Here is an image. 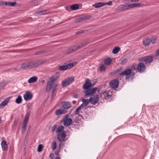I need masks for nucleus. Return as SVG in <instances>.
<instances>
[{"label":"nucleus","mask_w":159,"mask_h":159,"mask_svg":"<svg viewBox=\"0 0 159 159\" xmlns=\"http://www.w3.org/2000/svg\"><path fill=\"white\" fill-rule=\"evenodd\" d=\"M100 70L102 72L104 71L105 70V67L103 65H101L99 67Z\"/></svg>","instance_id":"obj_36"},{"label":"nucleus","mask_w":159,"mask_h":159,"mask_svg":"<svg viewBox=\"0 0 159 159\" xmlns=\"http://www.w3.org/2000/svg\"><path fill=\"white\" fill-rule=\"evenodd\" d=\"M103 3H104V6L106 5H107L109 6H111L112 4V2L111 1H110L108 2H103Z\"/></svg>","instance_id":"obj_42"},{"label":"nucleus","mask_w":159,"mask_h":159,"mask_svg":"<svg viewBox=\"0 0 159 159\" xmlns=\"http://www.w3.org/2000/svg\"><path fill=\"white\" fill-rule=\"evenodd\" d=\"M129 8V5H123L118 6L117 9V10L120 11L121 10L127 9Z\"/></svg>","instance_id":"obj_19"},{"label":"nucleus","mask_w":159,"mask_h":159,"mask_svg":"<svg viewBox=\"0 0 159 159\" xmlns=\"http://www.w3.org/2000/svg\"><path fill=\"white\" fill-rule=\"evenodd\" d=\"M58 84H55L52 91V94L53 95L54 93L55 92L56 90L57 89V88L58 86Z\"/></svg>","instance_id":"obj_37"},{"label":"nucleus","mask_w":159,"mask_h":159,"mask_svg":"<svg viewBox=\"0 0 159 159\" xmlns=\"http://www.w3.org/2000/svg\"><path fill=\"white\" fill-rule=\"evenodd\" d=\"M86 19H87L86 17H80L77 19L76 21L77 22H80Z\"/></svg>","instance_id":"obj_29"},{"label":"nucleus","mask_w":159,"mask_h":159,"mask_svg":"<svg viewBox=\"0 0 159 159\" xmlns=\"http://www.w3.org/2000/svg\"><path fill=\"white\" fill-rule=\"evenodd\" d=\"M41 82H42L43 84V83H44L45 82V81H44V80H42V81H41Z\"/></svg>","instance_id":"obj_54"},{"label":"nucleus","mask_w":159,"mask_h":159,"mask_svg":"<svg viewBox=\"0 0 159 159\" xmlns=\"http://www.w3.org/2000/svg\"><path fill=\"white\" fill-rule=\"evenodd\" d=\"M55 154L56 155H58V153L57 152H55Z\"/></svg>","instance_id":"obj_55"},{"label":"nucleus","mask_w":159,"mask_h":159,"mask_svg":"<svg viewBox=\"0 0 159 159\" xmlns=\"http://www.w3.org/2000/svg\"><path fill=\"white\" fill-rule=\"evenodd\" d=\"M52 148L53 150L56 149L57 147L56 143L55 141H53L52 144Z\"/></svg>","instance_id":"obj_38"},{"label":"nucleus","mask_w":159,"mask_h":159,"mask_svg":"<svg viewBox=\"0 0 159 159\" xmlns=\"http://www.w3.org/2000/svg\"><path fill=\"white\" fill-rule=\"evenodd\" d=\"M43 146L42 144H39L38 148V151L39 152H41L42 150V149L43 148Z\"/></svg>","instance_id":"obj_39"},{"label":"nucleus","mask_w":159,"mask_h":159,"mask_svg":"<svg viewBox=\"0 0 159 159\" xmlns=\"http://www.w3.org/2000/svg\"><path fill=\"white\" fill-rule=\"evenodd\" d=\"M119 82L117 79L113 80L110 82V87L113 89L117 88L119 85Z\"/></svg>","instance_id":"obj_9"},{"label":"nucleus","mask_w":159,"mask_h":159,"mask_svg":"<svg viewBox=\"0 0 159 159\" xmlns=\"http://www.w3.org/2000/svg\"><path fill=\"white\" fill-rule=\"evenodd\" d=\"M83 103L80 106L83 108L85 107L90 102V99H83L82 100Z\"/></svg>","instance_id":"obj_16"},{"label":"nucleus","mask_w":159,"mask_h":159,"mask_svg":"<svg viewBox=\"0 0 159 159\" xmlns=\"http://www.w3.org/2000/svg\"><path fill=\"white\" fill-rule=\"evenodd\" d=\"M156 54L157 55H159V49H158L156 52Z\"/></svg>","instance_id":"obj_51"},{"label":"nucleus","mask_w":159,"mask_h":159,"mask_svg":"<svg viewBox=\"0 0 159 159\" xmlns=\"http://www.w3.org/2000/svg\"><path fill=\"white\" fill-rule=\"evenodd\" d=\"M15 123H16L17 122V121L16 120H15L14 121Z\"/></svg>","instance_id":"obj_56"},{"label":"nucleus","mask_w":159,"mask_h":159,"mask_svg":"<svg viewBox=\"0 0 159 159\" xmlns=\"http://www.w3.org/2000/svg\"><path fill=\"white\" fill-rule=\"evenodd\" d=\"M68 115H66L63 119L64 125L67 126L70 125L72 123V120L71 118L68 117Z\"/></svg>","instance_id":"obj_4"},{"label":"nucleus","mask_w":159,"mask_h":159,"mask_svg":"<svg viewBox=\"0 0 159 159\" xmlns=\"http://www.w3.org/2000/svg\"><path fill=\"white\" fill-rule=\"evenodd\" d=\"M53 157H54V154L53 153H51L50 154L49 157L51 158H52V159L53 158Z\"/></svg>","instance_id":"obj_48"},{"label":"nucleus","mask_w":159,"mask_h":159,"mask_svg":"<svg viewBox=\"0 0 159 159\" xmlns=\"http://www.w3.org/2000/svg\"><path fill=\"white\" fill-rule=\"evenodd\" d=\"M43 52V51H42L38 52H36V55H39L40 54H42V53Z\"/></svg>","instance_id":"obj_49"},{"label":"nucleus","mask_w":159,"mask_h":159,"mask_svg":"<svg viewBox=\"0 0 159 159\" xmlns=\"http://www.w3.org/2000/svg\"><path fill=\"white\" fill-rule=\"evenodd\" d=\"M25 131V129H22V133H23Z\"/></svg>","instance_id":"obj_52"},{"label":"nucleus","mask_w":159,"mask_h":159,"mask_svg":"<svg viewBox=\"0 0 159 159\" xmlns=\"http://www.w3.org/2000/svg\"><path fill=\"white\" fill-rule=\"evenodd\" d=\"M122 67H120L119 69H117L115 71V73H117L119 72H120L122 70Z\"/></svg>","instance_id":"obj_44"},{"label":"nucleus","mask_w":159,"mask_h":159,"mask_svg":"<svg viewBox=\"0 0 159 159\" xmlns=\"http://www.w3.org/2000/svg\"><path fill=\"white\" fill-rule=\"evenodd\" d=\"M38 78L36 76H33L30 78L28 80V82L29 83H32L36 82Z\"/></svg>","instance_id":"obj_21"},{"label":"nucleus","mask_w":159,"mask_h":159,"mask_svg":"<svg viewBox=\"0 0 159 159\" xmlns=\"http://www.w3.org/2000/svg\"><path fill=\"white\" fill-rule=\"evenodd\" d=\"M91 93L92 94H93L94 93H95L97 91H98V92L99 93H100V89H98L97 88H95L93 89H90Z\"/></svg>","instance_id":"obj_33"},{"label":"nucleus","mask_w":159,"mask_h":159,"mask_svg":"<svg viewBox=\"0 0 159 159\" xmlns=\"http://www.w3.org/2000/svg\"><path fill=\"white\" fill-rule=\"evenodd\" d=\"M146 67L144 64L142 62L140 63L137 67V69L139 72H143L145 69Z\"/></svg>","instance_id":"obj_13"},{"label":"nucleus","mask_w":159,"mask_h":159,"mask_svg":"<svg viewBox=\"0 0 159 159\" xmlns=\"http://www.w3.org/2000/svg\"><path fill=\"white\" fill-rule=\"evenodd\" d=\"M127 61V60L125 59L123 60V61H122L121 63L122 64H124Z\"/></svg>","instance_id":"obj_46"},{"label":"nucleus","mask_w":159,"mask_h":159,"mask_svg":"<svg viewBox=\"0 0 159 159\" xmlns=\"http://www.w3.org/2000/svg\"><path fill=\"white\" fill-rule=\"evenodd\" d=\"M143 41V43L145 45H148L150 43V40L149 39H145Z\"/></svg>","instance_id":"obj_30"},{"label":"nucleus","mask_w":159,"mask_h":159,"mask_svg":"<svg viewBox=\"0 0 159 159\" xmlns=\"http://www.w3.org/2000/svg\"><path fill=\"white\" fill-rule=\"evenodd\" d=\"M56 80V79L53 76L49 78V81L47 82L46 89L47 92H48L50 90L53 83Z\"/></svg>","instance_id":"obj_2"},{"label":"nucleus","mask_w":159,"mask_h":159,"mask_svg":"<svg viewBox=\"0 0 159 159\" xmlns=\"http://www.w3.org/2000/svg\"><path fill=\"white\" fill-rule=\"evenodd\" d=\"M85 96L89 95L92 94L90 89L85 91Z\"/></svg>","instance_id":"obj_40"},{"label":"nucleus","mask_w":159,"mask_h":159,"mask_svg":"<svg viewBox=\"0 0 159 159\" xmlns=\"http://www.w3.org/2000/svg\"><path fill=\"white\" fill-rule=\"evenodd\" d=\"M90 102L93 105L97 103L99 100V96L97 94H96L93 96L92 97L89 99Z\"/></svg>","instance_id":"obj_8"},{"label":"nucleus","mask_w":159,"mask_h":159,"mask_svg":"<svg viewBox=\"0 0 159 159\" xmlns=\"http://www.w3.org/2000/svg\"><path fill=\"white\" fill-rule=\"evenodd\" d=\"M49 13V11L47 10H45L42 11H39L35 13L36 15H44L47 14Z\"/></svg>","instance_id":"obj_20"},{"label":"nucleus","mask_w":159,"mask_h":159,"mask_svg":"<svg viewBox=\"0 0 159 159\" xmlns=\"http://www.w3.org/2000/svg\"><path fill=\"white\" fill-rule=\"evenodd\" d=\"M30 113L28 112L26 113L24 122L27 123L28 119L30 116Z\"/></svg>","instance_id":"obj_35"},{"label":"nucleus","mask_w":159,"mask_h":159,"mask_svg":"<svg viewBox=\"0 0 159 159\" xmlns=\"http://www.w3.org/2000/svg\"><path fill=\"white\" fill-rule=\"evenodd\" d=\"M1 145L2 150L3 151L7 150L8 148V145L5 141H2L1 143Z\"/></svg>","instance_id":"obj_18"},{"label":"nucleus","mask_w":159,"mask_h":159,"mask_svg":"<svg viewBox=\"0 0 159 159\" xmlns=\"http://www.w3.org/2000/svg\"><path fill=\"white\" fill-rule=\"evenodd\" d=\"M27 123L24 122L23 124V126L22 127V129H25V128H26V125Z\"/></svg>","instance_id":"obj_43"},{"label":"nucleus","mask_w":159,"mask_h":159,"mask_svg":"<svg viewBox=\"0 0 159 159\" xmlns=\"http://www.w3.org/2000/svg\"><path fill=\"white\" fill-rule=\"evenodd\" d=\"M111 59L110 58H107L104 61L105 64L106 65H109L111 64Z\"/></svg>","instance_id":"obj_28"},{"label":"nucleus","mask_w":159,"mask_h":159,"mask_svg":"<svg viewBox=\"0 0 159 159\" xmlns=\"http://www.w3.org/2000/svg\"><path fill=\"white\" fill-rule=\"evenodd\" d=\"M32 66L28 64H23L21 65V68L23 69H26L31 68Z\"/></svg>","instance_id":"obj_27"},{"label":"nucleus","mask_w":159,"mask_h":159,"mask_svg":"<svg viewBox=\"0 0 159 159\" xmlns=\"http://www.w3.org/2000/svg\"><path fill=\"white\" fill-rule=\"evenodd\" d=\"M23 97L25 101H28L32 98V95L29 92L27 91L24 94Z\"/></svg>","instance_id":"obj_11"},{"label":"nucleus","mask_w":159,"mask_h":159,"mask_svg":"<svg viewBox=\"0 0 159 159\" xmlns=\"http://www.w3.org/2000/svg\"><path fill=\"white\" fill-rule=\"evenodd\" d=\"M83 32H84V31H81L78 32V33H83Z\"/></svg>","instance_id":"obj_53"},{"label":"nucleus","mask_w":159,"mask_h":159,"mask_svg":"<svg viewBox=\"0 0 159 159\" xmlns=\"http://www.w3.org/2000/svg\"><path fill=\"white\" fill-rule=\"evenodd\" d=\"M71 107L70 104L68 102H65L63 103L62 105V108L65 109H69Z\"/></svg>","instance_id":"obj_17"},{"label":"nucleus","mask_w":159,"mask_h":159,"mask_svg":"<svg viewBox=\"0 0 159 159\" xmlns=\"http://www.w3.org/2000/svg\"><path fill=\"white\" fill-rule=\"evenodd\" d=\"M11 98V97H8L2 102L0 104V108H2L6 106L9 102Z\"/></svg>","instance_id":"obj_12"},{"label":"nucleus","mask_w":159,"mask_h":159,"mask_svg":"<svg viewBox=\"0 0 159 159\" xmlns=\"http://www.w3.org/2000/svg\"><path fill=\"white\" fill-rule=\"evenodd\" d=\"M56 125H54L53 127V129L52 130L53 131H54L55 129H56Z\"/></svg>","instance_id":"obj_50"},{"label":"nucleus","mask_w":159,"mask_h":159,"mask_svg":"<svg viewBox=\"0 0 159 159\" xmlns=\"http://www.w3.org/2000/svg\"><path fill=\"white\" fill-rule=\"evenodd\" d=\"M140 61H144L146 64L151 63L153 60V57L152 56H147L141 58L139 59Z\"/></svg>","instance_id":"obj_5"},{"label":"nucleus","mask_w":159,"mask_h":159,"mask_svg":"<svg viewBox=\"0 0 159 159\" xmlns=\"http://www.w3.org/2000/svg\"><path fill=\"white\" fill-rule=\"evenodd\" d=\"M132 70L130 69H128L125 70L124 71L120 73V74L121 75H126V78L128 79L131 77L130 76V74L131 73Z\"/></svg>","instance_id":"obj_6"},{"label":"nucleus","mask_w":159,"mask_h":159,"mask_svg":"<svg viewBox=\"0 0 159 159\" xmlns=\"http://www.w3.org/2000/svg\"><path fill=\"white\" fill-rule=\"evenodd\" d=\"M74 78L73 77H70L67 78L64 80L62 82V85L63 87H66L71 84L74 81Z\"/></svg>","instance_id":"obj_3"},{"label":"nucleus","mask_w":159,"mask_h":159,"mask_svg":"<svg viewBox=\"0 0 159 159\" xmlns=\"http://www.w3.org/2000/svg\"><path fill=\"white\" fill-rule=\"evenodd\" d=\"M103 6H104V3H103V2L96 3L93 5V7H94L96 8H98Z\"/></svg>","instance_id":"obj_22"},{"label":"nucleus","mask_w":159,"mask_h":159,"mask_svg":"<svg viewBox=\"0 0 159 159\" xmlns=\"http://www.w3.org/2000/svg\"><path fill=\"white\" fill-rule=\"evenodd\" d=\"M16 4L15 2H5L3 4L6 6H14Z\"/></svg>","instance_id":"obj_26"},{"label":"nucleus","mask_w":159,"mask_h":159,"mask_svg":"<svg viewBox=\"0 0 159 159\" xmlns=\"http://www.w3.org/2000/svg\"><path fill=\"white\" fill-rule=\"evenodd\" d=\"M6 85V84L2 82L0 84V87H3Z\"/></svg>","instance_id":"obj_45"},{"label":"nucleus","mask_w":159,"mask_h":159,"mask_svg":"<svg viewBox=\"0 0 159 159\" xmlns=\"http://www.w3.org/2000/svg\"><path fill=\"white\" fill-rule=\"evenodd\" d=\"M80 6L78 4H74L70 7V9L73 11H75L79 8Z\"/></svg>","instance_id":"obj_23"},{"label":"nucleus","mask_w":159,"mask_h":159,"mask_svg":"<svg viewBox=\"0 0 159 159\" xmlns=\"http://www.w3.org/2000/svg\"><path fill=\"white\" fill-rule=\"evenodd\" d=\"M64 129V127L62 126H59L57 129L56 132L58 133L57 137L60 141L64 140L66 136V134Z\"/></svg>","instance_id":"obj_1"},{"label":"nucleus","mask_w":159,"mask_h":159,"mask_svg":"<svg viewBox=\"0 0 159 159\" xmlns=\"http://www.w3.org/2000/svg\"><path fill=\"white\" fill-rule=\"evenodd\" d=\"M120 50V48L119 47H116L112 50V52L114 54H116L118 53Z\"/></svg>","instance_id":"obj_34"},{"label":"nucleus","mask_w":159,"mask_h":159,"mask_svg":"<svg viewBox=\"0 0 159 159\" xmlns=\"http://www.w3.org/2000/svg\"><path fill=\"white\" fill-rule=\"evenodd\" d=\"M102 93L103 94L105 99H108L111 96V95L109 94L108 92L107 91H105L102 92Z\"/></svg>","instance_id":"obj_25"},{"label":"nucleus","mask_w":159,"mask_h":159,"mask_svg":"<svg viewBox=\"0 0 159 159\" xmlns=\"http://www.w3.org/2000/svg\"><path fill=\"white\" fill-rule=\"evenodd\" d=\"M74 66L73 63L69 64L66 65H63L59 66V70H65L70 69Z\"/></svg>","instance_id":"obj_10"},{"label":"nucleus","mask_w":159,"mask_h":159,"mask_svg":"<svg viewBox=\"0 0 159 159\" xmlns=\"http://www.w3.org/2000/svg\"><path fill=\"white\" fill-rule=\"evenodd\" d=\"M84 43H82L80 45L78 46H74L72 47L67 51V53H70L72 52L79 49L84 46Z\"/></svg>","instance_id":"obj_7"},{"label":"nucleus","mask_w":159,"mask_h":159,"mask_svg":"<svg viewBox=\"0 0 159 159\" xmlns=\"http://www.w3.org/2000/svg\"><path fill=\"white\" fill-rule=\"evenodd\" d=\"M92 86V84L90 82V80L88 79H87L85 84L83 85V88L85 89H88L89 88Z\"/></svg>","instance_id":"obj_15"},{"label":"nucleus","mask_w":159,"mask_h":159,"mask_svg":"<svg viewBox=\"0 0 159 159\" xmlns=\"http://www.w3.org/2000/svg\"><path fill=\"white\" fill-rule=\"evenodd\" d=\"M67 111L65 110L58 109L56 110L55 114L56 116H59L66 114Z\"/></svg>","instance_id":"obj_14"},{"label":"nucleus","mask_w":159,"mask_h":159,"mask_svg":"<svg viewBox=\"0 0 159 159\" xmlns=\"http://www.w3.org/2000/svg\"><path fill=\"white\" fill-rule=\"evenodd\" d=\"M82 108V107L80 106L75 111V114H78L79 113V111Z\"/></svg>","instance_id":"obj_41"},{"label":"nucleus","mask_w":159,"mask_h":159,"mask_svg":"<svg viewBox=\"0 0 159 159\" xmlns=\"http://www.w3.org/2000/svg\"><path fill=\"white\" fill-rule=\"evenodd\" d=\"M60 143H59V147L60 148H62L63 147V146H62V143H61V141H60Z\"/></svg>","instance_id":"obj_47"},{"label":"nucleus","mask_w":159,"mask_h":159,"mask_svg":"<svg viewBox=\"0 0 159 159\" xmlns=\"http://www.w3.org/2000/svg\"><path fill=\"white\" fill-rule=\"evenodd\" d=\"M157 39V37L156 36H153L151 37L150 39V42L152 43H156Z\"/></svg>","instance_id":"obj_32"},{"label":"nucleus","mask_w":159,"mask_h":159,"mask_svg":"<svg viewBox=\"0 0 159 159\" xmlns=\"http://www.w3.org/2000/svg\"><path fill=\"white\" fill-rule=\"evenodd\" d=\"M141 3H135L129 5V8L140 7L141 5Z\"/></svg>","instance_id":"obj_24"},{"label":"nucleus","mask_w":159,"mask_h":159,"mask_svg":"<svg viewBox=\"0 0 159 159\" xmlns=\"http://www.w3.org/2000/svg\"><path fill=\"white\" fill-rule=\"evenodd\" d=\"M22 101L21 97L20 96H19L16 100V102L17 104H19Z\"/></svg>","instance_id":"obj_31"},{"label":"nucleus","mask_w":159,"mask_h":159,"mask_svg":"<svg viewBox=\"0 0 159 159\" xmlns=\"http://www.w3.org/2000/svg\"><path fill=\"white\" fill-rule=\"evenodd\" d=\"M1 118L0 117V123H1Z\"/></svg>","instance_id":"obj_57"}]
</instances>
